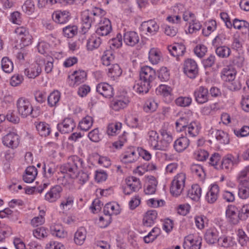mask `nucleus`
Returning <instances> with one entry per match:
<instances>
[{"instance_id": "nucleus-1", "label": "nucleus", "mask_w": 249, "mask_h": 249, "mask_svg": "<svg viewBox=\"0 0 249 249\" xmlns=\"http://www.w3.org/2000/svg\"><path fill=\"white\" fill-rule=\"evenodd\" d=\"M106 14L105 11L96 7L84 11L81 14L82 32L85 34L92 24H96L102 16H104Z\"/></svg>"}, {"instance_id": "nucleus-2", "label": "nucleus", "mask_w": 249, "mask_h": 249, "mask_svg": "<svg viewBox=\"0 0 249 249\" xmlns=\"http://www.w3.org/2000/svg\"><path fill=\"white\" fill-rule=\"evenodd\" d=\"M83 160L77 156H72L68 159V162L61 167V172L69 174L71 178H75L78 168L82 166Z\"/></svg>"}, {"instance_id": "nucleus-3", "label": "nucleus", "mask_w": 249, "mask_h": 249, "mask_svg": "<svg viewBox=\"0 0 249 249\" xmlns=\"http://www.w3.org/2000/svg\"><path fill=\"white\" fill-rule=\"evenodd\" d=\"M186 181V175L180 173L175 176L172 181L170 191L171 194L175 196H179L182 192Z\"/></svg>"}, {"instance_id": "nucleus-4", "label": "nucleus", "mask_w": 249, "mask_h": 249, "mask_svg": "<svg viewBox=\"0 0 249 249\" xmlns=\"http://www.w3.org/2000/svg\"><path fill=\"white\" fill-rule=\"evenodd\" d=\"M44 62L43 58L36 57L35 62L29 64L24 69V74L29 78L34 79L38 76L42 71L41 66Z\"/></svg>"}, {"instance_id": "nucleus-5", "label": "nucleus", "mask_w": 249, "mask_h": 249, "mask_svg": "<svg viewBox=\"0 0 249 249\" xmlns=\"http://www.w3.org/2000/svg\"><path fill=\"white\" fill-rule=\"evenodd\" d=\"M18 113L23 118H26L32 114L33 107L29 100L24 97L19 98L16 103Z\"/></svg>"}, {"instance_id": "nucleus-6", "label": "nucleus", "mask_w": 249, "mask_h": 249, "mask_svg": "<svg viewBox=\"0 0 249 249\" xmlns=\"http://www.w3.org/2000/svg\"><path fill=\"white\" fill-rule=\"evenodd\" d=\"M202 238L197 234H189L184 239L183 247L185 249H200Z\"/></svg>"}, {"instance_id": "nucleus-7", "label": "nucleus", "mask_w": 249, "mask_h": 249, "mask_svg": "<svg viewBox=\"0 0 249 249\" xmlns=\"http://www.w3.org/2000/svg\"><path fill=\"white\" fill-rule=\"evenodd\" d=\"M98 27L96 29V34L100 36H106L112 31L111 22L109 19L102 16V18L96 23Z\"/></svg>"}, {"instance_id": "nucleus-8", "label": "nucleus", "mask_w": 249, "mask_h": 249, "mask_svg": "<svg viewBox=\"0 0 249 249\" xmlns=\"http://www.w3.org/2000/svg\"><path fill=\"white\" fill-rule=\"evenodd\" d=\"M86 78V72L84 71L79 70L73 71L72 74L69 76L68 82L70 86L75 87L83 83Z\"/></svg>"}, {"instance_id": "nucleus-9", "label": "nucleus", "mask_w": 249, "mask_h": 249, "mask_svg": "<svg viewBox=\"0 0 249 249\" xmlns=\"http://www.w3.org/2000/svg\"><path fill=\"white\" fill-rule=\"evenodd\" d=\"M126 187L124 190L126 195H129L132 192H137L142 187L140 179L136 177L131 176L125 179Z\"/></svg>"}, {"instance_id": "nucleus-10", "label": "nucleus", "mask_w": 249, "mask_h": 249, "mask_svg": "<svg viewBox=\"0 0 249 249\" xmlns=\"http://www.w3.org/2000/svg\"><path fill=\"white\" fill-rule=\"evenodd\" d=\"M184 72L190 78H195L198 71V66L195 60L192 59H187L184 63Z\"/></svg>"}, {"instance_id": "nucleus-11", "label": "nucleus", "mask_w": 249, "mask_h": 249, "mask_svg": "<svg viewBox=\"0 0 249 249\" xmlns=\"http://www.w3.org/2000/svg\"><path fill=\"white\" fill-rule=\"evenodd\" d=\"M160 132L161 138L159 140V150L165 151L172 142L173 137L171 132L165 128H161Z\"/></svg>"}, {"instance_id": "nucleus-12", "label": "nucleus", "mask_w": 249, "mask_h": 249, "mask_svg": "<svg viewBox=\"0 0 249 249\" xmlns=\"http://www.w3.org/2000/svg\"><path fill=\"white\" fill-rule=\"evenodd\" d=\"M130 103L128 96H120L116 97L110 103V107L115 111H119L126 107Z\"/></svg>"}, {"instance_id": "nucleus-13", "label": "nucleus", "mask_w": 249, "mask_h": 249, "mask_svg": "<svg viewBox=\"0 0 249 249\" xmlns=\"http://www.w3.org/2000/svg\"><path fill=\"white\" fill-rule=\"evenodd\" d=\"M19 136L15 132H10L2 138V143L5 146L14 149L19 143Z\"/></svg>"}, {"instance_id": "nucleus-14", "label": "nucleus", "mask_w": 249, "mask_h": 249, "mask_svg": "<svg viewBox=\"0 0 249 249\" xmlns=\"http://www.w3.org/2000/svg\"><path fill=\"white\" fill-rule=\"evenodd\" d=\"M194 96L196 101L198 104H204L209 100V94L208 89L204 86H200L195 90Z\"/></svg>"}, {"instance_id": "nucleus-15", "label": "nucleus", "mask_w": 249, "mask_h": 249, "mask_svg": "<svg viewBox=\"0 0 249 249\" xmlns=\"http://www.w3.org/2000/svg\"><path fill=\"white\" fill-rule=\"evenodd\" d=\"M239 162L238 156L234 157L232 155L228 154L225 156L221 161V168L227 171H231L234 165H237Z\"/></svg>"}, {"instance_id": "nucleus-16", "label": "nucleus", "mask_w": 249, "mask_h": 249, "mask_svg": "<svg viewBox=\"0 0 249 249\" xmlns=\"http://www.w3.org/2000/svg\"><path fill=\"white\" fill-rule=\"evenodd\" d=\"M156 77L155 71L151 67L145 66L141 68L140 71V78L152 83Z\"/></svg>"}, {"instance_id": "nucleus-17", "label": "nucleus", "mask_w": 249, "mask_h": 249, "mask_svg": "<svg viewBox=\"0 0 249 249\" xmlns=\"http://www.w3.org/2000/svg\"><path fill=\"white\" fill-rule=\"evenodd\" d=\"M96 91L105 98H110L114 95L112 87L107 83H100L96 86Z\"/></svg>"}, {"instance_id": "nucleus-18", "label": "nucleus", "mask_w": 249, "mask_h": 249, "mask_svg": "<svg viewBox=\"0 0 249 249\" xmlns=\"http://www.w3.org/2000/svg\"><path fill=\"white\" fill-rule=\"evenodd\" d=\"M75 127L73 120L70 118H65L62 123L57 124V129L63 134L69 133L72 132Z\"/></svg>"}, {"instance_id": "nucleus-19", "label": "nucleus", "mask_w": 249, "mask_h": 249, "mask_svg": "<svg viewBox=\"0 0 249 249\" xmlns=\"http://www.w3.org/2000/svg\"><path fill=\"white\" fill-rule=\"evenodd\" d=\"M62 190V188L60 185L54 186L46 194L45 200L49 202H55L60 197Z\"/></svg>"}, {"instance_id": "nucleus-20", "label": "nucleus", "mask_w": 249, "mask_h": 249, "mask_svg": "<svg viewBox=\"0 0 249 249\" xmlns=\"http://www.w3.org/2000/svg\"><path fill=\"white\" fill-rule=\"evenodd\" d=\"M138 158L137 149L133 147H129L122 155V161L125 163L134 162Z\"/></svg>"}, {"instance_id": "nucleus-21", "label": "nucleus", "mask_w": 249, "mask_h": 249, "mask_svg": "<svg viewBox=\"0 0 249 249\" xmlns=\"http://www.w3.org/2000/svg\"><path fill=\"white\" fill-rule=\"evenodd\" d=\"M146 141L152 149L159 150V135L156 131L149 130L147 134Z\"/></svg>"}, {"instance_id": "nucleus-22", "label": "nucleus", "mask_w": 249, "mask_h": 249, "mask_svg": "<svg viewBox=\"0 0 249 249\" xmlns=\"http://www.w3.org/2000/svg\"><path fill=\"white\" fill-rule=\"evenodd\" d=\"M201 128L200 123L197 121H193L189 123L185 128L184 132L187 136L195 137L199 134Z\"/></svg>"}, {"instance_id": "nucleus-23", "label": "nucleus", "mask_w": 249, "mask_h": 249, "mask_svg": "<svg viewBox=\"0 0 249 249\" xmlns=\"http://www.w3.org/2000/svg\"><path fill=\"white\" fill-rule=\"evenodd\" d=\"M142 29L148 35H155L159 30V25L153 20L144 21L142 24Z\"/></svg>"}, {"instance_id": "nucleus-24", "label": "nucleus", "mask_w": 249, "mask_h": 249, "mask_svg": "<svg viewBox=\"0 0 249 249\" xmlns=\"http://www.w3.org/2000/svg\"><path fill=\"white\" fill-rule=\"evenodd\" d=\"M219 193V187L217 184H212L206 195V201L210 204L214 203L218 198Z\"/></svg>"}, {"instance_id": "nucleus-25", "label": "nucleus", "mask_w": 249, "mask_h": 249, "mask_svg": "<svg viewBox=\"0 0 249 249\" xmlns=\"http://www.w3.org/2000/svg\"><path fill=\"white\" fill-rule=\"evenodd\" d=\"M226 215L229 221L232 224H237L241 220L240 211L234 206H231L226 211Z\"/></svg>"}, {"instance_id": "nucleus-26", "label": "nucleus", "mask_w": 249, "mask_h": 249, "mask_svg": "<svg viewBox=\"0 0 249 249\" xmlns=\"http://www.w3.org/2000/svg\"><path fill=\"white\" fill-rule=\"evenodd\" d=\"M53 20L59 24H65L70 19V14L67 11H57L52 15Z\"/></svg>"}, {"instance_id": "nucleus-27", "label": "nucleus", "mask_w": 249, "mask_h": 249, "mask_svg": "<svg viewBox=\"0 0 249 249\" xmlns=\"http://www.w3.org/2000/svg\"><path fill=\"white\" fill-rule=\"evenodd\" d=\"M124 41L126 45L134 46L139 41V36L134 31H128L124 34Z\"/></svg>"}, {"instance_id": "nucleus-28", "label": "nucleus", "mask_w": 249, "mask_h": 249, "mask_svg": "<svg viewBox=\"0 0 249 249\" xmlns=\"http://www.w3.org/2000/svg\"><path fill=\"white\" fill-rule=\"evenodd\" d=\"M183 6L181 4L175 6L173 8V11L175 14L168 16L166 18V20L173 24L178 25L180 24L181 18L178 14L182 12L181 10L183 9Z\"/></svg>"}, {"instance_id": "nucleus-29", "label": "nucleus", "mask_w": 249, "mask_h": 249, "mask_svg": "<svg viewBox=\"0 0 249 249\" xmlns=\"http://www.w3.org/2000/svg\"><path fill=\"white\" fill-rule=\"evenodd\" d=\"M238 196L242 199L249 197V181L237 182Z\"/></svg>"}, {"instance_id": "nucleus-30", "label": "nucleus", "mask_w": 249, "mask_h": 249, "mask_svg": "<svg viewBox=\"0 0 249 249\" xmlns=\"http://www.w3.org/2000/svg\"><path fill=\"white\" fill-rule=\"evenodd\" d=\"M37 175V169L34 166H29L27 167L25 173L23 175V180L26 183H32L36 179Z\"/></svg>"}, {"instance_id": "nucleus-31", "label": "nucleus", "mask_w": 249, "mask_h": 249, "mask_svg": "<svg viewBox=\"0 0 249 249\" xmlns=\"http://www.w3.org/2000/svg\"><path fill=\"white\" fill-rule=\"evenodd\" d=\"M236 71L231 66H227L224 68L221 72V77L226 82L233 80L235 78Z\"/></svg>"}, {"instance_id": "nucleus-32", "label": "nucleus", "mask_w": 249, "mask_h": 249, "mask_svg": "<svg viewBox=\"0 0 249 249\" xmlns=\"http://www.w3.org/2000/svg\"><path fill=\"white\" fill-rule=\"evenodd\" d=\"M158 213L155 210L148 211L144 215L143 224L146 227L152 226L157 219Z\"/></svg>"}, {"instance_id": "nucleus-33", "label": "nucleus", "mask_w": 249, "mask_h": 249, "mask_svg": "<svg viewBox=\"0 0 249 249\" xmlns=\"http://www.w3.org/2000/svg\"><path fill=\"white\" fill-rule=\"evenodd\" d=\"M168 50L172 56L178 58L184 54L186 48L182 44L175 43L173 45L169 46Z\"/></svg>"}, {"instance_id": "nucleus-34", "label": "nucleus", "mask_w": 249, "mask_h": 249, "mask_svg": "<svg viewBox=\"0 0 249 249\" xmlns=\"http://www.w3.org/2000/svg\"><path fill=\"white\" fill-rule=\"evenodd\" d=\"M232 27L240 30L242 34L249 35V23L245 20L235 18L232 23Z\"/></svg>"}, {"instance_id": "nucleus-35", "label": "nucleus", "mask_w": 249, "mask_h": 249, "mask_svg": "<svg viewBox=\"0 0 249 249\" xmlns=\"http://www.w3.org/2000/svg\"><path fill=\"white\" fill-rule=\"evenodd\" d=\"M189 143V140L187 137H181L175 141L174 147L176 151L181 152L188 147Z\"/></svg>"}, {"instance_id": "nucleus-36", "label": "nucleus", "mask_w": 249, "mask_h": 249, "mask_svg": "<svg viewBox=\"0 0 249 249\" xmlns=\"http://www.w3.org/2000/svg\"><path fill=\"white\" fill-rule=\"evenodd\" d=\"M205 240L209 244H213L218 242V232L215 229H210L206 231L205 234Z\"/></svg>"}, {"instance_id": "nucleus-37", "label": "nucleus", "mask_w": 249, "mask_h": 249, "mask_svg": "<svg viewBox=\"0 0 249 249\" xmlns=\"http://www.w3.org/2000/svg\"><path fill=\"white\" fill-rule=\"evenodd\" d=\"M151 83L139 79L137 83L133 86L134 90L138 93H142L148 92L151 88Z\"/></svg>"}, {"instance_id": "nucleus-38", "label": "nucleus", "mask_w": 249, "mask_h": 249, "mask_svg": "<svg viewBox=\"0 0 249 249\" xmlns=\"http://www.w3.org/2000/svg\"><path fill=\"white\" fill-rule=\"evenodd\" d=\"M105 215H117L120 213V206L115 202H109L105 205L104 208Z\"/></svg>"}, {"instance_id": "nucleus-39", "label": "nucleus", "mask_w": 249, "mask_h": 249, "mask_svg": "<svg viewBox=\"0 0 249 249\" xmlns=\"http://www.w3.org/2000/svg\"><path fill=\"white\" fill-rule=\"evenodd\" d=\"M36 126L39 135L41 137H46L50 135L51 129L47 123L43 122L36 123Z\"/></svg>"}, {"instance_id": "nucleus-40", "label": "nucleus", "mask_w": 249, "mask_h": 249, "mask_svg": "<svg viewBox=\"0 0 249 249\" xmlns=\"http://www.w3.org/2000/svg\"><path fill=\"white\" fill-rule=\"evenodd\" d=\"M192 174L200 180H203L205 177V173L203 167L198 164H192L190 166Z\"/></svg>"}, {"instance_id": "nucleus-41", "label": "nucleus", "mask_w": 249, "mask_h": 249, "mask_svg": "<svg viewBox=\"0 0 249 249\" xmlns=\"http://www.w3.org/2000/svg\"><path fill=\"white\" fill-rule=\"evenodd\" d=\"M202 190L198 184H194L188 192L187 196L191 199L198 201L201 196Z\"/></svg>"}, {"instance_id": "nucleus-42", "label": "nucleus", "mask_w": 249, "mask_h": 249, "mask_svg": "<svg viewBox=\"0 0 249 249\" xmlns=\"http://www.w3.org/2000/svg\"><path fill=\"white\" fill-rule=\"evenodd\" d=\"M52 234L58 238H65L67 235V232L65 231L61 224H53L50 227Z\"/></svg>"}, {"instance_id": "nucleus-43", "label": "nucleus", "mask_w": 249, "mask_h": 249, "mask_svg": "<svg viewBox=\"0 0 249 249\" xmlns=\"http://www.w3.org/2000/svg\"><path fill=\"white\" fill-rule=\"evenodd\" d=\"M87 236V231L85 228L80 227L74 234V241L76 244L82 245L84 244Z\"/></svg>"}, {"instance_id": "nucleus-44", "label": "nucleus", "mask_w": 249, "mask_h": 249, "mask_svg": "<svg viewBox=\"0 0 249 249\" xmlns=\"http://www.w3.org/2000/svg\"><path fill=\"white\" fill-rule=\"evenodd\" d=\"M102 42L101 38L96 35H92L88 39L87 47L88 50L92 51L98 48Z\"/></svg>"}, {"instance_id": "nucleus-45", "label": "nucleus", "mask_w": 249, "mask_h": 249, "mask_svg": "<svg viewBox=\"0 0 249 249\" xmlns=\"http://www.w3.org/2000/svg\"><path fill=\"white\" fill-rule=\"evenodd\" d=\"M122 73V70L119 65L117 64L112 65L108 69L107 75L112 80H115L120 77Z\"/></svg>"}, {"instance_id": "nucleus-46", "label": "nucleus", "mask_w": 249, "mask_h": 249, "mask_svg": "<svg viewBox=\"0 0 249 249\" xmlns=\"http://www.w3.org/2000/svg\"><path fill=\"white\" fill-rule=\"evenodd\" d=\"M158 107V103L156 100L153 98H150L145 101L143 108L145 112L150 113L155 111Z\"/></svg>"}, {"instance_id": "nucleus-47", "label": "nucleus", "mask_w": 249, "mask_h": 249, "mask_svg": "<svg viewBox=\"0 0 249 249\" xmlns=\"http://www.w3.org/2000/svg\"><path fill=\"white\" fill-rule=\"evenodd\" d=\"M61 93L58 90L52 92L48 97L47 101L48 105L51 107H55L60 100Z\"/></svg>"}, {"instance_id": "nucleus-48", "label": "nucleus", "mask_w": 249, "mask_h": 249, "mask_svg": "<svg viewBox=\"0 0 249 249\" xmlns=\"http://www.w3.org/2000/svg\"><path fill=\"white\" fill-rule=\"evenodd\" d=\"M160 233V229L158 227H154L147 235L143 237V241L145 243H151L157 238Z\"/></svg>"}, {"instance_id": "nucleus-49", "label": "nucleus", "mask_w": 249, "mask_h": 249, "mask_svg": "<svg viewBox=\"0 0 249 249\" xmlns=\"http://www.w3.org/2000/svg\"><path fill=\"white\" fill-rule=\"evenodd\" d=\"M237 182L249 181V165L242 168L236 177Z\"/></svg>"}, {"instance_id": "nucleus-50", "label": "nucleus", "mask_w": 249, "mask_h": 249, "mask_svg": "<svg viewBox=\"0 0 249 249\" xmlns=\"http://www.w3.org/2000/svg\"><path fill=\"white\" fill-rule=\"evenodd\" d=\"M1 66L2 70L6 73H11L14 69L13 62L8 57H4L1 61Z\"/></svg>"}, {"instance_id": "nucleus-51", "label": "nucleus", "mask_w": 249, "mask_h": 249, "mask_svg": "<svg viewBox=\"0 0 249 249\" xmlns=\"http://www.w3.org/2000/svg\"><path fill=\"white\" fill-rule=\"evenodd\" d=\"M214 135L217 141L220 143L223 144L229 143L230 139L228 134L224 131L217 130L215 131Z\"/></svg>"}, {"instance_id": "nucleus-52", "label": "nucleus", "mask_w": 249, "mask_h": 249, "mask_svg": "<svg viewBox=\"0 0 249 249\" xmlns=\"http://www.w3.org/2000/svg\"><path fill=\"white\" fill-rule=\"evenodd\" d=\"M218 244L221 247L230 248L235 245L234 238L230 236H223L219 238Z\"/></svg>"}, {"instance_id": "nucleus-53", "label": "nucleus", "mask_w": 249, "mask_h": 249, "mask_svg": "<svg viewBox=\"0 0 249 249\" xmlns=\"http://www.w3.org/2000/svg\"><path fill=\"white\" fill-rule=\"evenodd\" d=\"M215 47V53L221 58H227L231 53L230 48L226 46H219Z\"/></svg>"}, {"instance_id": "nucleus-54", "label": "nucleus", "mask_w": 249, "mask_h": 249, "mask_svg": "<svg viewBox=\"0 0 249 249\" xmlns=\"http://www.w3.org/2000/svg\"><path fill=\"white\" fill-rule=\"evenodd\" d=\"M93 120L92 117L87 116L83 118L79 124V127L81 130L88 131L92 125Z\"/></svg>"}, {"instance_id": "nucleus-55", "label": "nucleus", "mask_w": 249, "mask_h": 249, "mask_svg": "<svg viewBox=\"0 0 249 249\" xmlns=\"http://www.w3.org/2000/svg\"><path fill=\"white\" fill-rule=\"evenodd\" d=\"M149 59L153 64H158L161 58L160 52L157 49L152 48L149 52Z\"/></svg>"}, {"instance_id": "nucleus-56", "label": "nucleus", "mask_w": 249, "mask_h": 249, "mask_svg": "<svg viewBox=\"0 0 249 249\" xmlns=\"http://www.w3.org/2000/svg\"><path fill=\"white\" fill-rule=\"evenodd\" d=\"M114 59V56L111 50H107L104 53L101 60L104 65L109 66Z\"/></svg>"}, {"instance_id": "nucleus-57", "label": "nucleus", "mask_w": 249, "mask_h": 249, "mask_svg": "<svg viewBox=\"0 0 249 249\" xmlns=\"http://www.w3.org/2000/svg\"><path fill=\"white\" fill-rule=\"evenodd\" d=\"M227 88L232 91H236L240 90L242 88V84L239 79H233L227 82Z\"/></svg>"}, {"instance_id": "nucleus-58", "label": "nucleus", "mask_w": 249, "mask_h": 249, "mask_svg": "<svg viewBox=\"0 0 249 249\" xmlns=\"http://www.w3.org/2000/svg\"><path fill=\"white\" fill-rule=\"evenodd\" d=\"M172 89L167 85H160L156 89L157 94H160L163 97H168L171 95Z\"/></svg>"}, {"instance_id": "nucleus-59", "label": "nucleus", "mask_w": 249, "mask_h": 249, "mask_svg": "<svg viewBox=\"0 0 249 249\" xmlns=\"http://www.w3.org/2000/svg\"><path fill=\"white\" fill-rule=\"evenodd\" d=\"M195 224L196 227L199 230L204 229L206 226H207L208 224V219L204 215L196 216L195 218Z\"/></svg>"}, {"instance_id": "nucleus-60", "label": "nucleus", "mask_w": 249, "mask_h": 249, "mask_svg": "<svg viewBox=\"0 0 249 249\" xmlns=\"http://www.w3.org/2000/svg\"><path fill=\"white\" fill-rule=\"evenodd\" d=\"M77 30L76 26H67L63 29V33L65 36L71 38L77 34Z\"/></svg>"}, {"instance_id": "nucleus-61", "label": "nucleus", "mask_w": 249, "mask_h": 249, "mask_svg": "<svg viewBox=\"0 0 249 249\" xmlns=\"http://www.w3.org/2000/svg\"><path fill=\"white\" fill-rule=\"evenodd\" d=\"M45 212L44 211H40L39 214L34 217L31 221V224L33 227H37L43 224L45 222Z\"/></svg>"}, {"instance_id": "nucleus-62", "label": "nucleus", "mask_w": 249, "mask_h": 249, "mask_svg": "<svg viewBox=\"0 0 249 249\" xmlns=\"http://www.w3.org/2000/svg\"><path fill=\"white\" fill-rule=\"evenodd\" d=\"M74 198L72 196H68L64 198L61 201L60 207L63 210H68L72 206Z\"/></svg>"}, {"instance_id": "nucleus-63", "label": "nucleus", "mask_w": 249, "mask_h": 249, "mask_svg": "<svg viewBox=\"0 0 249 249\" xmlns=\"http://www.w3.org/2000/svg\"><path fill=\"white\" fill-rule=\"evenodd\" d=\"M221 156L218 153H214L210 159L209 164L217 169L221 168Z\"/></svg>"}, {"instance_id": "nucleus-64", "label": "nucleus", "mask_w": 249, "mask_h": 249, "mask_svg": "<svg viewBox=\"0 0 249 249\" xmlns=\"http://www.w3.org/2000/svg\"><path fill=\"white\" fill-rule=\"evenodd\" d=\"M188 124L187 118L180 117L176 122V129L178 132L184 131Z\"/></svg>"}]
</instances>
